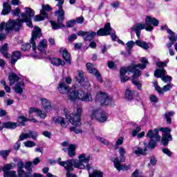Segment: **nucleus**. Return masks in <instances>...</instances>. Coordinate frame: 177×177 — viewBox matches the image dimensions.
Returning <instances> with one entry per match:
<instances>
[{"label": "nucleus", "mask_w": 177, "mask_h": 177, "mask_svg": "<svg viewBox=\"0 0 177 177\" xmlns=\"http://www.w3.org/2000/svg\"><path fill=\"white\" fill-rule=\"evenodd\" d=\"M75 79L80 83L84 82V81H85V79L84 78V71H77V77H76Z\"/></svg>", "instance_id": "nucleus-45"}, {"label": "nucleus", "mask_w": 177, "mask_h": 177, "mask_svg": "<svg viewBox=\"0 0 177 177\" xmlns=\"http://www.w3.org/2000/svg\"><path fill=\"white\" fill-rule=\"evenodd\" d=\"M37 136H38V133L34 132V131H30L26 133H21L19 136V140H26V139H30V138H32L33 140H35Z\"/></svg>", "instance_id": "nucleus-24"}, {"label": "nucleus", "mask_w": 177, "mask_h": 177, "mask_svg": "<svg viewBox=\"0 0 177 177\" xmlns=\"http://www.w3.org/2000/svg\"><path fill=\"white\" fill-rule=\"evenodd\" d=\"M21 59V53L20 51H15L11 57V64H16V62Z\"/></svg>", "instance_id": "nucleus-34"}, {"label": "nucleus", "mask_w": 177, "mask_h": 177, "mask_svg": "<svg viewBox=\"0 0 177 177\" xmlns=\"http://www.w3.org/2000/svg\"><path fill=\"white\" fill-rule=\"evenodd\" d=\"M153 85L156 91H157L160 94L164 93V92H168V91H171V88H172L171 84H167L161 88L157 84V82H153Z\"/></svg>", "instance_id": "nucleus-26"}, {"label": "nucleus", "mask_w": 177, "mask_h": 177, "mask_svg": "<svg viewBox=\"0 0 177 177\" xmlns=\"http://www.w3.org/2000/svg\"><path fill=\"white\" fill-rule=\"evenodd\" d=\"M53 122H54V124H56L57 125H60V127L62 128H64L65 129V128H67V127H68L69 123L68 122H67L64 118L60 116V115H57L55 116L53 118Z\"/></svg>", "instance_id": "nucleus-18"}, {"label": "nucleus", "mask_w": 177, "mask_h": 177, "mask_svg": "<svg viewBox=\"0 0 177 177\" xmlns=\"http://www.w3.org/2000/svg\"><path fill=\"white\" fill-rule=\"evenodd\" d=\"M76 24V21L75 19H71L66 22V27H74Z\"/></svg>", "instance_id": "nucleus-60"}, {"label": "nucleus", "mask_w": 177, "mask_h": 177, "mask_svg": "<svg viewBox=\"0 0 177 177\" xmlns=\"http://www.w3.org/2000/svg\"><path fill=\"white\" fill-rule=\"evenodd\" d=\"M12 150H1L0 151V156L2 157L3 160H8V156L10 154Z\"/></svg>", "instance_id": "nucleus-43"}, {"label": "nucleus", "mask_w": 177, "mask_h": 177, "mask_svg": "<svg viewBox=\"0 0 177 177\" xmlns=\"http://www.w3.org/2000/svg\"><path fill=\"white\" fill-rule=\"evenodd\" d=\"M136 45L140 48H142V49H145V50H147V49L150 48V46H149V43L140 39L136 41Z\"/></svg>", "instance_id": "nucleus-35"}, {"label": "nucleus", "mask_w": 177, "mask_h": 177, "mask_svg": "<svg viewBox=\"0 0 177 177\" xmlns=\"http://www.w3.org/2000/svg\"><path fill=\"white\" fill-rule=\"evenodd\" d=\"M135 44H136V41H129L127 43V50L129 53V55H131V50H132V48H133V46H135Z\"/></svg>", "instance_id": "nucleus-47"}, {"label": "nucleus", "mask_w": 177, "mask_h": 177, "mask_svg": "<svg viewBox=\"0 0 177 177\" xmlns=\"http://www.w3.org/2000/svg\"><path fill=\"white\" fill-rule=\"evenodd\" d=\"M174 114H175L174 111H169L165 114V118L166 119L167 124H171V122H172V120L171 118L174 117Z\"/></svg>", "instance_id": "nucleus-42"}, {"label": "nucleus", "mask_w": 177, "mask_h": 177, "mask_svg": "<svg viewBox=\"0 0 177 177\" xmlns=\"http://www.w3.org/2000/svg\"><path fill=\"white\" fill-rule=\"evenodd\" d=\"M167 34H169V39L171 42H176L177 35L175 36V32L171 30V29H167Z\"/></svg>", "instance_id": "nucleus-39"}, {"label": "nucleus", "mask_w": 177, "mask_h": 177, "mask_svg": "<svg viewBox=\"0 0 177 177\" xmlns=\"http://www.w3.org/2000/svg\"><path fill=\"white\" fill-rule=\"evenodd\" d=\"M88 177H103V172L100 170H94L92 174L88 173Z\"/></svg>", "instance_id": "nucleus-44"}, {"label": "nucleus", "mask_w": 177, "mask_h": 177, "mask_svg": "<svg viewBox=\"0 0 177 177\" xmlns=\"http://www.w3.org/2000/svg\"><path fill=\"white\" fill-rule=\"evenodd\" d=\"M0 52H1L6 59L10 57V55L8 53V44H6L0 48Z\"/></svg>", "instance_id": "nucleus-38"}, {"label": "nucleus", "mask_w": 177, "mask_h": 177, "mask_svg": "<svg viewBox=\"0 0 177 177\" xmlns=\"http://www.w3.org/2000/svg\"><path fill=\"white\" fill-rule=\"evenodd\" d=\"M8 81L10 82V86H13L15 84V91L16 93L21 94L23 93V88H24V82L21 81L20 77H19L16 73H11L8 75Z\"/></svg>", "instance_id": "nucleus-5"}, {"label": "nucleus", "mask_w": 177, "mask_h": 177, "mask_svg": "<svg viewBox=\"0 0 177 177\" xmlns=\"http://www.w3.org/2000/svg\"><path fill=\"white\" fill-rule=\"evenodd\" d=\"M160 21L157 19L153 18L150 16L147 17L145 19V25L143 24H136L131 28V31H135L138 38H140V30H146V31H153L154 27L158 26ZM153 26L154 27H153Z\"/></svg>", "instance_id": "nucleus-3"}, {"label": "nucleus", "mask_w": 177, "mask_h": 177, "mask_svg": "<svg viewBox=\"0 0 177 177\" xmlns=\"http://www.w3.org/2000/svg\"><path fill=\"white\" fill-rule=\"evenodd\" d=\"M41 162V160H39V158H36L33 160L32 162H26V169H27V171H28V172L31 173L32 169L31 167H32V165H38V164H39V162Z\"/></svg>", "instance_id": "nucleus-29"}, {"label": "nucleus", "mask_w": 177, "mask_h": 177, "mask_svg": "<svg viewBox=\"0 0 177 177\" xmlns=\"http://www.w3.org/2000/svg\"><path fill=\"white\" fill-rule=\"evenodd\" d=\"M124 96L127 100H132V99H133V92L129 89H127L124 93Z\"/></svg>", "instance_id": "nucleus-46"}, {"label": "nucleus", "mask_w": 177, "mask_h": 177, "mask_svg": "<svg viewBox=\"0 0 177 177\" xmlns=\"http://www.w3.org/2000/svg\"><path fill=\"white\" fill-rule=\"evenodd\" d=\"M149 100L153 104L158 103V97H157V96H156L155 95H150Z\"/></svg>", "instance_id": "nucleus-57"}, {"label": "nucleus", "mask_w": 177, "mask_h": 177, "mask_svg": "<svg viewBox=\"0 0 177 177\" xmlns=\"http://www.w3.org/2000/svg\"><path fill=\"white\" fill-rule=\"evenodd\" d=\"M68 99H69V100L71 102H74V100L80 99V92H78L77 90H69Z\"/></svg>", "instance_id": "nucleus-28"}, {"label": "nucleus", "mask_w": 177, "mask_h": 177, "mask_svg": "<svg viewBox=\"0 0 177 177\" xmlns=\"http://www.w3.org/2000/svg\"><path fill=\"white\" fill-rule=\"evenodd\" d=\"M79 160H76L75 168H78L79 169H85V165L89 162V160H91L90 156H86V153H82L78 156Z\"/></svg>", "instance_id": "nucleus-12"}, {"label": "nucleus", "mask_w": 177, "mask_h": 177, "mask_svg": "<svg viewBox=\"0 0 177 177\" xmlns=\"http://www.w3.org/2000/svg\"><path fill=\"white\" fill-rule=\"evenodd\" d=\"M140 131H142V128H140V127H137L136 129H133L131 131L132 136H133V137L138 136V133H139V132H140Z\"/></svg>", "instance_id": "nucleus-54"}, {"label": "nucleus", "mask_w": 177, "mask_h": 177, "mask_svg": "<svg viewBox=\"0 0 177 177\" xmlns=\"http://www.w3.org/2000/svg\"><path fill=\"white\" fill-rule=\"evenodd\" d=\"M129 80V77L128 76H121L120 81L122 83L127 82V81Z\"/></svg>", "instance_id": "nucleus-63"}, {"label": "nucleus", "mask_w": 177, "mask_h": 177, "mask_svg": "<svg viewBox=\"0 0 177 177\" xmlns=\"http://www.w3.org/2000/svg\"><path fill=\"white\" fill-rule=\"evenodd\" d=\"M91 120H95L97 122H106L107 121V113L101 109H94L90 114Z\"/></svg>", "instance_id": "nucleus-8"}, {"label": "nucleus", "mask_w": 177, "mask_h": 177, "mask_svg": "<svg viewBox=\"0 0 177 177\" xmlns=\"http://www.w3.org/2000/svg\"><path fill=\"white\" fill-rule=\"evenodd\" d=\"M52 10V8L48 4L42 5L41 10H40L41 15H36L34 18L35 21H43L45 19H48L49 17L48 12Z\"/></svg>", "instance_id": "nucleus-11"}, {"label": "nucleus", "mask_w": 177, "mask_h": 177, "mask_svg": "<svg viewBox=\"0 0 177 177\" xmlns=\"http://www.w3.org/2000/svg\"><path fill=\"white\" fill-rule=\"evenodd\" d=\"M160 131L162 132V143L163 146H167L171 140H172V136H171V129L161 128Z\"/></svg>", "instance_id": "nucleus-14"}, {"label": "nucleus", "mask_w": 177, "mask_h": 177, "mask_svg": "<svg viewBox=\"0 0 177 177\" xmlns=\"http://www.w3.org/2000/svg\"><path fill=\"white\" fill-rule=\"evenodd\" d=\"M4 177H17V175L16 174V171H6L3 173Z\"/></svg>", "instance_id": "nucleus-48"}, {"label": "nucleus", "mask_w": 177, "mask_h": 177, "mask_svg": "<svg viewBox=\"0 0 177 177\" xmlns=\"http://www.w3.org/2000/svg\"><path fill=\"white\" fill-rule=\"evenodd\" d=\"M96 100L100 102L103 106H109L113 103V98L103 91H98L95 96Z\"/></svg>", "instance_id": "nucleus-9"}, {"label": "nucleus", "mask_w": 177, "mask_h": 177, "mask_svg": "<svg viewBox=\"0 0 177 177\" xmlns=\"http://www.w3.org/2000/svg\"><path fill=\"white\" fill-rule=\"evenodd\" d=\"M82 113V108L77 107L76 112L71 113L70 115H65L66 120L75 127H81V114Z\"/></svg>", "instance_id": "nucleus-7"}, {"label": "nucleus", "mask_w": 177, "mask_h": 177, "mask_svg": "<svg viewBox=\"0 0 177 177\" xmlns=\"http://www.w3.org/2000/svg\"><path fill=\"white\" fill-rule=\"evenodd\" d=\"M17 167L18 177H32L30 171L28 173L24 171V162L23 160H19Z\"/></svg>", "instance_id": "nucleus-15"}, {"label": "nucleus", "mask_w": 177, "mask_h": 177, "mask_svg": "<svg viewBox=\"0 0 177 177\" xmlns=\"http://www.w3.org/2000/svg\"><path fill=\"white\" fill-rule=\"evenodd\" d=\"M124 143V138L122 137H120L115 142V150H117V149H118L119 146H121V145H122Z\"/></svg>", "instance_id": "nucleus-50"}, {"label": "nucleus", "mask_w": 177, "mask_h": 177, "mask_svg": "<svg viewBox=\"0 0 177 177\" xmlns=\"http://www.w3.org/2000/svg\"><path fill=\"white\" fill-rule=\"evenodd\" d=\"M133 151L136 156H146V151H147V148L142 149L139 147H136L133 149Z\"/></svg>", "instance_id": "nucleus-33"}, {"label": "nucleus", "mask_w": 177, "mask_h": 177, "mask_svg": "<svg viewBox=\"0 0 177 177\" xmlns=\"http://www.w3.org/2000/svg\"><path fill=\"white\" fill-rule=\"evenodd\" d=\"M41 29L38 26H35L32 32V37L30 40V44L32 45V50H37V44H35V41H37V38H41Z\"/></svg>", "instance_id": "nucleus-13"}, {"label": "nucleus", "mask_w": 177, "mask_h": 177, "mask_svg": "<svg viewBox=\"0 0 177 177\" xmlns=\"http://www.w3.org/2000/svg\"><path fill=\"white\" fill-rule=\"evenodd\" d=\"M147 138H149V139H153L155 140H161V137L158 134V129H155L153 130H149L147 133Z\"/></svg>", "instance_id": "nucleus-25"}, {"label": "nucleus", "mask_w": 177, "mask_h": 177, "mask_svg": "<svg viewBox=\"0 0 177 177\" xmlns=\"http://www.w3.org/2000/svg\"><path fill=\"white\" fill-rule=\"evenodd\" d=\"M79 99L82 100V102H92L93 100V98L92 97V94L89 91L80 92Z\"/></svg>", "instance_id": "nucleus-22"}, {"label": "nucleus", "mask_w": 177, "mask_h": 177, "mask_svg": "<svg viewBox=\"0 0 177 177\" xmlns=\"http://www.w3.org/2000/svg\"><path fill=\"white\" fill-rule=\"evenodd\" d=\"M97 140H99V142H100V143H102V145H104L105 146H109L110 145V142H109V140L102 137H99Z\"/></svg>", "instance_id": "nucleus-55"}, {"label": "nucleus", "mask_w": 177, "mask_h": 177, "mask_svg": "<svg viewBox=\"0 0 177 177\" xmlns=\"http://www.w3.org/2000/svg\"><path fill=\"white\" fill-rule=\"evenodd\" d=\"M84 18L83 17H80L76 19V20H75L76 21V24L78 23L79 24H82V23H84Z\"/></svg>", "instance_id": "nucleus-64"}, {"label": "nucleus", "mask_w": 177, "mask_h": 177, "mask_svg": "<svg viewBox=\"0 0 177 177\" xmlns=\"http://www.w3.org/2000/svg\"><path fill=\"white\" fill-rule=\"evenodd\" d=\"M28 121V119H27V118L24 117V116H19L18 118V122H19V124H21V125L22 127H24V125H26V124H24V122Z\"/></svg>", "instance_id": "nucleus-52"}, {"label": "nucleus", "mask_w": 177, "mask_h": 177, "mask_svg": "<svg viewBox=\"0 0 177 177\" xmlns=\"http://www.w3.org/2000/svg\"><path fill=\"white\" fill-rule=\"evenodd\" d=\"M157 142H158V140L151 139L148 144V147L149 149H154L156 146H157Z\"/></svg>", "instance_id": "nucleus-51"}, {"label": "nucleus", "mask_w": 177, "mask_h": 177, "mask_svg": "<svg viewBox=\"0 0 177 177\" xmlns=\"http://www.w3.org/2000/svg\"><path fill=\"white\" fill-rule=\"evenodd\" d=\"M76 165L77 160L75 159H71L64 162L62 167H64V168L67 171L66 177H77V176L71 173L72 171H74V168H75Z\"/></svg>", "instance_id": "nucleus-10"}, {"label": "nucleus", "mask_w": 177, "mask_h": 177, "mask_svg": "<svg viewBox=\"0 0 177 177\" xmlns=\"http://www.w3.org/2000/svg\"><path fill=\"white\" fill-rule=\"evenodd\" d=\"M20 8H17L15 10H12L11 11V15L14 17L15 16H18L19 17V20H20V19H21V15H20Z\"/></svg>", "instance_id": "nucleus-49"}, {"label": "nucleus", "mask_w": 177, "mask_h": 177, "mask_svg": "<svg viewBox=\"0 0 177 177\" xmlns=\"http://www.w3.org/2000/svg\"><path fill=\"white\" fill-rule=\"evenodd\" d=\"M21 49L24 50V52H27L28 50H30L31 49V46L30 44H24L21 46Z\"/></svg>", "instance_id": "nucleus-56"}, {"label": "nucleus", "mask_w": 177, "mask_h": 177, "mask_svg": "<svg viewBox=\"0 0 177 177\" xmlns=\"http://www.w3.org/2000/svg\"><path fill=\"white\" fill-rule=\"evenodd\" d=\"M17 127V124L15 122H6L2 123V126H0V131H2L3 128H6L7 129H15Z\"/></svg>", "instance_id": "nucleus-30"}, {"label": "nucleus", "mask_w": 177, "mask_h": 177, "mask_svg": "<svg viewBox=\"0 0 177 177\" xmlns=\"http://www.w3.org/2000/svg\"><path fill=\"white\" fill-rule=\"evenodd\" d=\"M86 68L88 73H90V74H93V75H95L99 82H102V81H103L102 79V75H100V73H99V71H97L96 68H93V64L87 63Z\"/></svg>", "instance_id": "nucleus-17"}, {"label": "nucleus", "mask_w": 177, "mask_h": 177, "mask_svg": "<svg viewBox=\"0 0 177 177\" xmlns=\"http://www.w3.org/2000/svg\"><path fill=\"white\" fill-rule=\"evenodd\" d=\"M77 35L83 37L84 41H92L96 35L95 32H85L80 30L77 32Z\"/></svg>", "instance_id": "nucleus-19"}, {"label": "nucleus", "mask_w": 177, "mask_h": 177, "mask_svg": "<svg viewBox=\"0 0 177 177\" xmlns=\"http://www.w3.org/2000/svg\"><path fill=\"white\" fill-rule=\"evenodd\" d=\"M119 154H120V159H118V158L116 157L113 160L115 168H116L118 171H128V169H129V166H127L125 165L121 164V162H125V157L124 156V155L127 154V150H125V148L120 147Z\"/></svg>", "instance_id": "nucleus-4"}, {"label": "nucleus", "mask_w": 177, "mask_h": 177, "mask_svg": "<svg viewBox=\"0 0 177 177\" xmlns=\"http://www.w3.org/2000/svg\"><path fill=\"white\" fill-rule=\"evenodd\" d=\"M161 80L163 82H171V81H172V77L169 75H164L162 77Z\"/></svg>", "instance_id": "nucleus-59"}, {"label": "nucleus", "mask_w": 177, "mask_h": 177, "mask_svg": "<svg viewBox=\"0 0 177 177\" xmlns=\"http://www.w3.org/2000/svg\"><path fill=\"white\" fill-rule=\"evenodd\" d=\"M57 91L62 95H67L70 92V86L64 82H59L58 83Z\"/></svg>", "instance_id": "nucleus-21"}, {"label": "nucleus", "mask_w": 177, "mask_h": 177, "mask_svg": "<svg viewBox=\"0 0 177 177\" xmlns=\"http://www.w3.org/2000/svg\"><path fill=\"white\" fill-rule=\"evenodd\" d=\"M57 8H58V10L55 11V15L58 16L57 23L53 21H50L52 26L53 30H59V28H63L66 27V26H64V24L62 23V21H63V20H64L65 19V17H64L65 13H64V10H63V6H57Z\"/></svg>", "instance_id": "nucleus-6"}, {"label": "nucleus", "mask_w": 177, "mask_h": 177, "mask_svg": "<svg viewBox=\"0 0 177 177\" xmlns=\"http://www.w3.org/2000/svg\"><path fill=\"white\" fill-rule=\"evenodd\" d=\"M25 147H34L36 146V144L34 141H26L24 142Z\"/></svg>", "instance_id": "nucleus-53"}, {"label": "nucleus", "mask_w": 177, "mask_h": 177, "mask_svg": "<svg viewBox=\"0 0 177 177\" xmlns=\"http://www.w3.org/2000/svg\"><path fill=\"white\" fill-rule=\"evenodd\" d=\"M41 106L46 112H49L52 110V102L46 98H41Z\"/></svg>", "instance_id": "nucleus-23"}, {"label": "nucleus", "mask_w": 177, "mask_h": 177, "mask_svg": "<svg viewBox=\"0 0 177 177\" xmlns=\"http://www.w3.org/2000/svg\"><path fill=\"white\" fill-rule=\"evenodd\" d=\"M50 62L51 64H53V66H57V67H59V66L66 65V62L60 58H51L50 59Z\"/></svg>", "instance_id": "nucleus-32"}, {"label": "nucleus", "mask_w": 177, "mask_h": 177, "mask_svg": "<svg viewBox=\"0 0 177 177\" xmlns=\"http://www.w3.org/2000/svg\"><path fill=\"white\" fill-rule=\"evenodd\" d=\"M16 165L13 162H10L8 164L5 165L3 167H2V171H3V172H9L10 169H13V168H15Z\"/></svg>", "instance_id": "nucleus-37"}, {"label": "nucleus", "mask_w": 177, "mask_h": 177, "mask_svg": "<svg viewBox=\"0 0 177 177\" xmlns=\"http://www.w3.org/2000/svg\"><path fill=\"white\" fill-rule=\"evenodd\" d=\"M111 30H113V28L110 26V23H107L105 24L104 28H101L97 32V35H99L100 37L110 35L111 34Z\"/></svg>", "instance_id": "nucleus-20"}, {"label": "nucleus", "mask_w": 177, "mask_h": 177, "mask_svg": "<svg viewBox=\"0 0 177 177\" xmlns=\"http://www.w3.org/2000/svg\"><path fill=\"white\" fill-rule=\"evenodd\" d=\"M75 149L76 147L74 145H69L68 148V154L69 156V157H74V156H75Z\"/></svg>", "instance_id": "nucleus-41"}, {"label": "nucleus", "mask_w": 177, "mask_h": 177, "mask_svg": "<svg viewBox=\"0 0 177 177\" xmlns=\"http://www.w3.org/2000/svg\"><path fill=\"white\" fill-rule=\"evenodd\" d=\"M167 71L164 68L156 69L154 72V75L156 78H162L165 75Z\"/></svg>", "instance_id": "nucleus-36"}, {"label": "nucleus", "mask_w": 177, "mask_h": 177, "mask_svg": "<svg viewBox=\"0 0 177 177\" xmlns=\"http://www.w3.org/2000/svg\"><path fill=\"white\" fill-rule=\"evenodd\" d=\"M70 131H71L72 132H74L75 133H82V129H77V127H70Z\"/></svg>", "instance_id": "nucleus-58"}, {"label": "nucleus", "mask_w": 177, "mask_h": 177, "mask_svg": "<svg viewBox=\"0 0 177 177\" xmlns=\"http://www.w3.org/2000/svg\"><path fill=\"white\" fill-rule=\"evenodd\" d=\"M48 45L46 44V40H41L39 42L37 48L39 50H40V52H44V50H45V49H46Z\"/></svg>", "instance_id": "nucleus-40"}, {"label": "nucleus", "mask_w": 177, "mask_h": 177, "mask_svg": "<svg viewBox=\"0 0 177 177\" xmlns=\"http://www.w3.org/2000/svg\"><path fill=\"white\" fill-rule=\"evenodd\" d=\"M162 152L165 153V154H167V156H168L169 157H171V151H169V149H167V148H164L162 149Z\"/></svg>", "instance_id": "nucleus-62"}, {"label": "nucleus", "mask_w": 177, "mask_h": 177, "mask_svg": "<svg viewBox=\"0 0 177 177\" xmlns=\"http://www.w3.org/2000/svg\"><path fill=\"white\" fill-rule=\"evenodd\" d=\"M32 113H35L36 114V117H39V118H42L43 120H45V118H46L47 117V112L39 109L38 108L30 107L28 111L29 115L31 116V114H32Z\"/></svg>", "instance_id": "nucleus-16"}, {"label": "nucleus", "mask_w": 177, "mask_h": 177, "mask_svg": "<svg viewBox=\"0 0 177 177\" xmlns=\"http://www.w3.org/2000/svg\"><path fill=\"white\" fill-rule=\"evenodd\" d=\"M140 62L142 64H131L129 67H122L120 71V77H122L127 74V71L129 73H133L132 77V84L136 85V86L139 89V91H142V81L139 80V77L142 75V72L140 70H145L146 68V65L149 64V61L147 59L142 57L140 59ZM138 68H140L138 69Z\"/></svg>", "instance_id": "nucleus-2"}, {"label": "nucleus", "mask_w": 177, "mask_h": 177, "mask_svg": "<svg viewBox=\"0 0 177 177\" xmlns=\"http://www.w3.org/2000/svg\"><path fill=\"white\" fill-rule=\"evenodd\" d=\"M59 52L62 53L63 59L68 64H71V57L66 48H61Z\"/></svg>", "instance_id": "nucleus-27"}, {"label": "nucleus", "mask_w": 177, "mask_h": 177, "mask_svg": "<svg viewBox=\"0 0 177 177\" xmlns=\"http://www.w3.org/2000/svg\"><path fill=\"white\" fill-rule=\"evenodd\" d=\"M25 12L21 13L20 19H9L8 22L2 21L0 24V31L2 32L5 30L6 32L9 31H19L23 26V23H26V25L30 28H32V23L31 22V17L35 16V11L34 10L26 7L24 8Z\"/></svg>", "instance_id": "nucleus-1"}, {"label": "nucleus", "mask_w": 177, "mask_h": 177, "mask_svg": "<svg viewBox=\"0 0 177 177\" xmlns=\"http://www.w3.org/2000/svg\"><path fill=\"white\" fill-rule=\"evenodd\" d=\"M12 10V7L10 4L8 2H5L3 3V10L1 11V15L3 16H6V15H9Z\"/></svg>", "instance_id": "nucleus-31"}, {"label": "nucleus", "mask_w": 177, "mask_h": 177, "mask_svg": "<svg viewBox=\"0 0 177 177\" xmlns=\"http://www.w3.org/2000/svg\"><path fill=\"white\" fill-rule=\"evenodd\" d=\"M157 164V159L154 156H151L150 159V165H156Z\"/></svg>", "instance_id": "nucleus-61"}]
</instances>
